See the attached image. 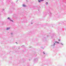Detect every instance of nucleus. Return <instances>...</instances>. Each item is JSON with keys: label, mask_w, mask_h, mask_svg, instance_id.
Here are the masks:
<instances>
[{"label": "nucleus", "mask_w": 66, "mask_h": 66, "mask_svg": "<svg viewBox=\"0 0 66 66\" xmlns=\"http://www.w3.org/2000/svg\"><path fill=\"white\" fill-rule=\"evenodd\" d=\"M8 19H10V18H8Z\"/></svg>", "instance_id": "nucleus-6"}, {"label": "nucleus", "mask_w": 66, "mask_h": 66, "mask_svg": "<svg viewBox=\"0 0 66 66\" xmlns=\"http://www.w3.org/2000/svg\"><path fill=\"white\" fill-rule=\"evenodd\" d=\"M55 43H57L58 44H59V42H55Z\"/></svg>", "instance_id": "nucleus-3"}, {"label": "nucleus", "mask_w": 66, "mask_h": 66, "mask_svg": "<svg viewBox=\"0 0 66 66\" xmlns=\"http://www.w3.org/2000/svg\"><path fill=\"white\" fill-rule=\"evenodd\" d=\"M43 1V0H39L38 2H40L41 1Z\"/></svg>", "instance_id": "nucleus-1"}, {"label": "nucleus", "mask_w": 66, "mask_h": 66, "mask_svg": "<svg viewBox=\"0 0 66 66\" xmlns=\"http://www.w3.org/2000/svg\"><path fill=\"white\" fill-rule=\"evenodd\" d=\"M23 6H24V7L26 6H24V5H23Z\"/></svg>", "instance_id": "nucleus-4"}, {"label": "nucleus", "mask_w": 66, "mask_h": 66, "mask_svg": "<svg viewBox=\"0 0 66 66\" xmlns=\"http://www.w3.org/2000/svg\"><path fill=\"white\" fill-rule=\"evenodd\" d=\"M10 29V28H7L6 30H9V29Z\"/></svg>", "instance_id": "nucleus-2"}, {"label": "nucleus", "mask_w": 66, "mask_h": 66, "mask_svg": "<svg viewBox=\"0 0 66 66\" xmlns=\"http://www.w3.org/2000/svg\"><path fill=\"white\" fill-rule=\"evenodd\" d=\"M59 40V41H60V40Z\"/></svg>", "instance_id": "nucleus-5"}]
</instances>
